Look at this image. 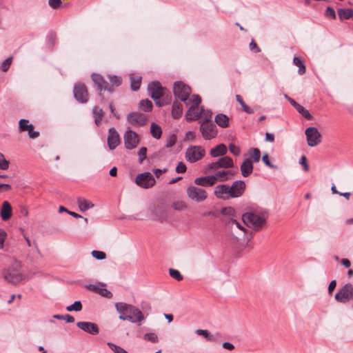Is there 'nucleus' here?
<instances>
[{
  "mask_svg": "<svg viewBox=\"0 0 353 353\" xmlns=\"http://www.w3.org/2000/svg\"><path fill=\"white\" fill-rule=\"evenodd\" d=\"M115 307L119 313V319L131 323L141 322L145 319L142 312L137 307L123 302L116 303Z\"/></svg>",
  "mask_w": 353,
  "mask_h": 353,
  "instance_id": "nucleus-1",
  "label": "nucleus"
},
{
  "mask_svg": "<svg viewBox=\"0 0 353 353\" xmlns=\"http://www.w3.org/2000/svg\"><path fill=\"white\" fill-rule=\"evenodd\" d=\"M267 219V214L261 212H246L242 216V221L248 227L254 230H259L265 225Z\"/></svg>",
  "mask_w": 353,
  "mask_h": 353,
  "instance_id": "nucleus-2",
  "label": "nucleus"
},
{
  "mask_svg": "<svg viewBox=\"0 0 353 353\" xmlns=\"http://www.w3.org/2000/svg\"><path fill=\"white\" fill-rule=\"evenodd\" d=\"M148 94L154 101L156 105L159 107H161L168 105V101L160 104V98L164 97L167 89L163 87L159 81H154L150 83L148 85Z\"/></svg>",
  "mask_w": 353,
  "mask_h": 353,
  "instance_id": "nucleus-3",
  "label": "nucleus"
},
{
  "mask_svg": "<svg viewBox=\"0 0 353 353\" xmlns=\"http://www.w3.org/2000/svg\"><path fill=\"white\" fill-rule=\"evenodd\" d=\"M223 222L225 223L227 230L236 239L245 236L246 230L243 223H241L232 218L223 219Z\"/></svg>",
  "mask_w": 353,
  "mask_h": 353,
  "instance_id": "nucleus-4",
  "label": "nucleus"
},
{
  "mask_svg": "<svg viewBox=\"0 0 353 353\" xmlns=\"http://www.w3.org/2000/svg\"><path fill=\"white\" fill-rule=\"evenodd\" d=\"M173 92L176 98L179 99L188 105V99L191 93L190 88L183 81H176L174 83Z\"/></svg>",
  "mask_w": 353,
  "mask_h": 353,
  "instance_id": "nucleus-5",
  "label": "nucleus"
},
{
  "mask_svg": "<svg viewBox=\"0 0 353 353\" xmlns=\"http://www.w3.org/2000/svg\"><path fill=\"white\" fill-rule=\"evenodd\" d=\"M234 166L233 160L228 156H224L218 159L216 162L208 164L205 168V172L216 171L219 168H231Z\"/></svg>",
  "mask_w": 353,
  "mask_h": 353,
  "instance_id": "nucleus-6",
  "label": "nucleus"
},
{
  "mask_svg": "<svg viewBox=\"0 0 353 353\" xmlns=\"http://www.w3.org/2000/svg\"><path fill=\"white\" fill-rule=\"evenodd\" d=\"M135 183L142 188L148 189L152 188L156 181L153 175L149 172L139 174L135 178Z\"/></svg>",
  "mask_w": 353,
  "mask_h": 353,
  "instance_id": "nucleus-7",
  "label": "nucleus"
},
{
  "mask_svg": "<svg viewBox=\"0 0 353 353\" xmlns=\"http://www.w3.org/2000/svg\"><path fill=\"white\" fill-rule=\"evenodd\" d=\"M353 297V285L351 283L344 285L335 294L336 301L346 303Z\"/></svg>",
  "mask_w": 353,
  "mask_h": 353,
  "instance_id": "nucleus-8",
  "label": "nucleus"
},
{
  "mask_svg": "<svg viewBox=\"0 0 353 353\" xmlns=\"http://www.w3.org/2000/svg\"><path fill=\"white\" fill-rule=\"evenodd\" d=\"M92 79L94 84L97 86L99 94L101 101H104L105 98L103 92L107 90L109 92H112L113 89L111 87H109L108 83L99 74H92Z\"/></svg>",
  "mask_w": 353,
  "mask_h": 353,
  "instance_id": "nucleus-9",
  "label": "nucleus"
},
{
  "mask_svg": "<svg viewBox=\"0 0 353 353\" xmlns=\"http://www.w3.org/2000/svg\"><path fill=\"white\" fill-rule=\"evenodd\" d=\"M73 93L75 99L81 103L88 101V92L85 84L81 83H75L73 88Z\"/></svg>",
  "mask_w": 353,
  "mask_h": 353,
  "instance_id": "nucleus-10",
  "label": "nucleus"
},
{
  "mask_svg": "<svg viewBox=\"0 0 353 353\" xmlns=\"http://www.w3.org/2000/svg\"><path fill=\"white\" fill-rule=\"evenodd\" d=\"M186 192L190 199L196 202H202L207 198L206 191L195 186L188 187Z\"/></svg>",
  "mask_w": 353,
  "mask_h": 353,
  "instance_id": "nucleus-11",
  "label": "nucleus"
},
{
  "mask_svg": "<svg viewBox=\"0 0 353 353\" xmlns=\"http://www.w3.org/2000/svg\"><path fill=\"white\" fill-rule=\"evenodd\" d=\"M200 131L205 140L212 139L217 134L216 126L212 122L200 123Z\"/></svg>",
  "mask_w": 353,
  "mask_h": 353,
  "instance_id": "nucleus-12",
  "label": "nucleus"
},
{
  "mask_svg": "<svg viewBox=\"0 0 353 353\" xmlns=\"http://www.w3.org/2000/svg\"><path fill=\"white\" fill-rule=\"evenodd\" d=\"M307 143L310 146H315L321 141V134L315 127H309L305 130Z\"/></svg>",
  "mask_w": 353,
  "mask_h": 353,
  "instance_id": "nucleus-13",
  "label": "nucleus"
},
{
  "mask_svg": "<svg viewBox=\"0 0 353 353\" xmlns=\"http://www.w3.org/2000/svg\"><path fill=\"white\" fill-rule=\"evenodd\" d=\"M3 276L7 281L13 284L19 283L23 279L22 274L17 270L12 268L5 270Z\"/></svg>",
  "mask_w": 353,
  "mask_h": 353,
  "instance_id": "nucleus-14",
  "label": "nucleus"
},
{
  "mask_svg": "<svg viewBox=\"0 0 353 353\" xmlns=\"http://www.w3.org/2000/svg\"><path fill=\"white\" fill-rule=\"evenodd\" d=\"M123 139L125 146L128 150L135 148L139 141L138 134L132 130H128L125 133Z\"/></svg>",
  "mask_w": 353,
  "mask_h": 353,
  "instance_id": "nucleus-15",
  "label": "nucleus"
},
{
  "mask_svg": "<svg viewBox=\"0 0 353 353\" xmlns=\"http://www.w3.org/2000/svg\"><path fill=\"white\" fill-rule=\"evenodd\" d=\"M128 122L132 125H144L147 122V117L140 112H131L127 115Z\"/></svg>",
  "mask_w": 353,
  "mask_h": 353,
  "instance_id": "nucleus-16",
  "label": "nucleus"
},
{
  "mask_svg": "<svg viewBox=\"0 0 353 353\" xmlns=\"http://www.w3.org/2000/svg\"><path fill=\"white\" fill-rule=\"evenodd\" d=\"M230 193L229 196L231 198H236L241 196L245 190V184L243 181H234L231 186L229 185Z\"/></svg>",
  "mask_w": 353,
  "mask_h": 353,
  "instance_id": "nucleus-17",
  "label": "nucleus"
},
{
  "mask_svg": "<svg viewBox=\"0 0 353 353\" xmlns=\"http://www.w3.org/2000/svg\"><path fill=\"white\" fill-rule=\"evenodd\" d=\"M77 326L90 334L97 335L99 333V326L92 322L79 321L77 323Z\"/></svg>",
  "mask_w": 353,
  "mask_h": 353,
  "instance_id": "nucleus-18",
  "label": "nucleus"
},
{
  "mask_svg": "<svg viewBox=\"0 0 353 353\" xmlns=\"http://www.w3.org/2000/svg\"><path fill=\"white\" fill-rule=\"evenodd\" d=\"M120 137L114 128H110L108 130V144L111 150L115 149L120 143Z\"/></svg>",
  "mask_w": 353,
  "mask_h": 353,
  "instance_id": "nucleus-19",
  "label": "nucleus"
},
{
  "mask_svg": "<svg viewBox=\"0 0 353 353\" xmlns=\"http://www.w3.org/2000/svg\"><path fill=\"white\" fill-rule=\"evenodd\" d=\"M202 113L201 107L190 105L185 115V119L188 121H196L201 118Z\"/></svg>",
  "mask_w": 353,
  "mask_h": 353,
  "instance_id": "nucleus-20",
  "label": "nucleus"
},
{
  "mask_svg": "<svg viewBox=\"0 0 353 353\" xmlns=\"http://www.w3.org/2000/svg\"><path fill=\"white\" fill-rule=\"evenodd\" d=\"M214 194L217 198L227 200L231 198L229 185L227 184L219 185L215 188Z\"/></svg>",
  "mask_w": 353,
  "mask_h": 353,
  "instance_id": "nucleus-21",
  "label": "nucleus"
},
{
  "mask_svg": "<svg viewBox=\"0 0 353 353\" xmlns=\"http://www.w3.org/2000/svg\"><path fill=\"white\" fill-rule=\"evenodd\" d=\"M216 182V176L210 175L196 178L194 180L195 184L200 186H212Z\"/></svg>",
  "mask_w": 353,
  "mask_h": 353,
  "instance_id": "nucleus-22",
  "label": "nucleus"
},
{
  "mask_svg": "<svg viewBox=\"0 0 353 353\" xmlns=\"http://www.w3.org/2000/svg\"><path fill=\"white\" fill-rule=\"evenodd\" d=\"M12 208L11 205L8 201H4L2 203L1 209V217L3 221H8L12 216Z\"/></svg>",
  "mask_w": 353,
  "mask_h": 353,
  "instance_id": "nucleus-23",
  "label": "nucleus"
},
{
  "mask_svg": "<svg viewBox=\"0 0 353 353\" xmlns=\"http://www.w3.org/2000/svg\"><path fill=\"white\" fill-rule=\"evenodd\" d=\"M253 171V163L250 159H245L241 165V174L244 177L250 176Z\"/></svg>",
  "mask_w": 353,
  "mask_h": 353,
  "instance_id": "nucleus-24",
  "label": "nucleus"
},
{
  "mask_svg": "<svg viewBox=\"0 0 353 353\" xmlns=\"http://www.w3.org/2000/svg\"><path fill=\"white\" fill-rule=\"evenodd\" d=\"M214 121L221 128H225L229 126V118L225 114H217L215 116Z\"/></svg>",
  "mask_w": 353,
  "mask_h": 353,
  "instance_id": "nucleus-25",
  "label": "nucleus"
},
{
  "mask_svg": "<svg viewBox=\"0 0 353 353\" xmlns=\"http://www.w3.org/2000/svg\"><path fill=\"white\" fill-rule=\"evenodd\" d=\"M183 114V107L181 103L174 101L172 107V117L174 119L181 117Z\"/></svg>",
  "mask_w": 353,
  "mask_h": 353,
  "instance_id": "nucleus-26",
  "label": "nucleus"
},
{
  "mask_svg": "<svg viewBox=\"0 0 353 353\" xmlns=\"http://www.w3.org/2000/svg\"><path fill=\"white\" fill-rule=\"evenodd\" d=\"M77 204L81 212L86 211L94 207V204L91 201L82 197H79L77 199Z\"/></svg>",
  "mask_w": 353,
  "mask_h": 353,
  "instance_id": "nucleus-27",
  "label": "nucleus"
},
{
  "mask_svg": "<svg viewBox=\"0 0 353 353\" xmlns=\"http://www.w3.org/2000/svg\"><path fill=\"white\" fill-rule=\"evenodd\" d=\"M339 17L341 20L349 19L353 17V10L351 8H339L337 10Z\"/></svg>",
  "mask_w": 353,
  "mask_h": 353,
  "instance_id": "nucleus-28",
  "label": "nucleus"
},
{
  "mask_svg": "<svg viewBox=\"0 0 353 353\" xmlns=\"http://www.w3.org/2000/svg\"><path fill=\"white\" fill-rule=\"evenodd\" d=\"M228 151L227 146L223 143H220L211 148L210 154H225Z\"/></svg>",
  "mask_w": 353,
  "mask_h": 353,
  "instance_id": "nucleus-29",
  "label": "nucleus"
},
{
  "mask_svg": "<svg viewBox=\"0 0 353 353\" xmlns=\"http://www.w3.org/2000/svg\"><path fill=\"white\" fill-rule=\"evenodd\" d=\"M150 132L154 138L159 139L161 137L162 130L160 125L155 123H152L150 125Z\"/></svg>",
  "mask_w": 353,
  "mask_h": 353,
  "instance_id": "nucleus-30",
  "label": "nucleus"
},
{
  "mask_svg": "<svg viewBox=\"0 0 353 353\" xmlns=\"http://www.w3.org/2000/svg\"><path fill=\"white\" fill-rule=\"evenodd\" d=\"M130 87L131 89L134 91H137L139 89L141 83V77L137 76L134 77V75H130Z\"/></svg>",
  "mask_w": 353,
  "mask_h": 353,
  "instance_id": "nucleus-31",
  "label": "nucleus"
},
{
  "mask_svg": "<svg viewBox=\"0 0 353 353\" xmlns=\"http://www.w3.org/2000/svg\"><path fill=\"white\" fill-rule=\"evenodd\" d=\"M201 117L202 119L199 121V123L212 122V112L210 110H205L203 107H201Z\"/></svg>",
  "mask_w": 353,
  "mask_h": 353,
  "instance_id": "nucleus-32",
  "label": "nucleus"
},
{
  "mask_svg": "<svg viewBox=\"0 0 353 353\" xmlns=\"http://www.w3.org/2000/svg\"><path fill=\"white\" fill-rule=\"evenodd\" d=\"M232 175L230 171H217L214 176H216V181L219 179L220 181H224L229 179Z\"/></svg>",
  "mask_w": 353,
  "mask_h": 353,
  "instance_id": "nucleus-33",
  "label": "nucleus"
},
{
  "mask_svg": "<svg viewBox=\"0 0 353 353\" xmlns=\"http://www.w3.org/2000/svg\"><path fill=\"white\" fill-rule=\"evenodd\" d=\"M139 108L144 112H150L152 109V103L149 99L141 100L139 102Z\"/></svg>",
  "mask_w": 353,
  "mask_h": 353,
  "instance_id": "nucleus-34",
  "label": "nucleus"
},
{
  "mask_svg": "<svg viewBox=\"0 0 353 353\" xmlns=\"http://www.w3.org/2000/svg\"><path fill=\"white\" fill-rule=\"evenodd\" d=\"M296 110L301 114L304 118H305L307 120H311L312 119V116L309 112L307 110H306L303 105L301 104H298L296 107L294 108Z\"/></svg>",
  "mask_w": 353,
  "mask_h": 353,
  "instance_id": "nucleus-35",
  "label": "nucleus"
},
{
  "mask_svg": "<svg viewBox=\"0 0 353 353\" xmlns=\"http://www.w3.org/2000/svg\"><path fill=\"white\" fill-rule=\"evenodd\" d=\"M293 63L299 67L298 73L301 75L305 73L306 69L305 65L303 63L302 60L299 57H295L293 59Z\"/></svg>",
  "mask_w": 353,
  "mask_h": 353,
  "instance_id": "nucleus-36",
  "label": "nucleus"
},
{
  "mask_svg": "<svg viewBox=\"0 0 353 353\" xmlns=\"http://www.w3.org/2000/svg\"><path fill=\"white\" fill-rule=\"evenodd\" d=\"M205 150L201 146H194L188 148L185 154H205Z\"/></svg>",
  "mask_w": 353,
  "mask_h": 353,
  "instance_id": "nucleus-37",
  "label": "nucleus"
},
{
  "mask_svg": "<svg viewBox=\"0 0 353 353\" xmlns=\"http://www.w3.org/2000/svg\"><path fill=\"white\" fill-rule=\"evenodd\" d=\"M19 128L21 131H26L27 130H31V128H34V125L31 123H29L28 120L22 119L19 122Z\"/></svg>",
  "mask_w": 353,
  "mask_h": 353,
  "instance_id": "nucleus-38",
  "label": "nucleus"
},
{
  "mask_svg": "<svg viewBox=\"0 0 353 353\" xmlns=\"http://www.w3.org/2000/svg\"><path fill=\"white\" fill-rule=\"evenodd\" d=\"M156 219L163 221L166 217L165 210L163 207H157L155 209Z\"/></svg>",
  "mask_w": 353,
  "mask_h": 353,
  "instance_id": "nucleus-39",
  "label": "nucleus"
},
{
  "mask_svg": "<svg viewBox=\"0 0 353 353\" xmlns=\"http://www.w3.org/2000/svg\"><path fill=\"white\" fill-rule=\"evenodd\" d=\"M236 99L239 103V104L242 106L243 110L248 114H252L254 111L245 104L243 101L242 97L239 94L236 95Z\"/></svg>",
  "mask_w": 353,
  "mask_h": 353,
  "instance_id": "nucleus-40",
  "label": "nucleus"
},
{
  "mask_svg": "<svg viewBox=\"0 0 353 353\" xmlns=\"http://www.w3.org/2000/svg\"><path fill=\"white\" fill-rule=\"evenodd\" d=\"M195 333L197 335L203 336L207 341H212L214 340V336L207 330H196Z\"/></svg>",
  "mask_w": 353,
  "mask_h": 353,
  "instance_id": "nucleus-41",
  "label": "nucleus"
},
{
  "mask_svg": "<svg viewBox=\"0 0 353 353\" xmlns=\"http://www.w3.org/2000/svg\"><path fill=\"white\" fill-rule=\"evenodd\" d=\"M172 208L177 211H183L188 208V205L183 201H176L172 203Z\"/></svg>",
  "mask_w": 353,
  "mask_h": 353,
  "instance_id": "nucleus-42",
  "label": "nucleus"
},
{
  "mask_svg": "<svg viewBox=\"0 0 353 353\" xmlns=\"http://www.w3.org/2000/svg\"><path fill=\"white\" fill-rule=\"evenodd\" d=\"M66 310L68 312H72V311L79 312V311H81L82 310V304H81V301H76L74 302L73 304L68 306L66 307Z\"/></svg>",
  "mask_w": 353,
  "mask_h": 353,
  "instance_id": "nucleus-43",
  "label": "nucleus"
},
{
  "mask_svg": "<svg viewBox=\"0 0 353 353\" xmlns=\"http://www.w3.org/2000/svg\"><path fill=\"white\" fill-rule=\"evenodd\" d=\"M108 79L110 81V83L112 86L118 87L122 83V79L121 77H118L116 75H108Z\"/></svg>",
  "mask_w": 353,
  "mask_h": 353,
  "instance_id": "nucleus-44",
  "label": "nucleus"
},
{
  "mask_svg": "<svg viewBox=\"0 0 353 353\" xmlns=\"http://www.w3.org/2000/svg\"><path fill=\"white\" fill-rule=\"evenodd\" d=\"M53 318L56 319H59V320H65L68 323L74 322V318L72 316L68 314H65V315L54 314L53 316Z\"/></svg>",
  "mask_w": 353,
  "mask_h": 353,
  "instance_id": "nucleus-45",
  "label": "nucleus"
},
{
  "mask_svg": "<svg viewBox=\"0 0 353 353\" xmlns=\"http://www.w3.org/2000/svg\"><path fill=\"white\" fill-rule=\"evenodd\" d=\"M143 339L154 343L159 342L158 336L153 332L146 333L145 334H144Z\"/></svg>",
  "mask_w": 353,
  "mask_h": 353,
  "instance_id": "nucleus-46",
  "label": "nucleus"
},
{
  "mask_svg": "<svg viewBox=\"0 0 353 353\" xmlns=\"http://www.w3.org/2000/svg\"><path fill=\"white\" fill-rule=\"evenodd\" d=\"M169 274L172 278L174 279L175 280H176L178 281L183 280V276L181 275L180 272L177 270L170 268L169 270Z\"/></svg>",
  "mask_w": 353,
  "mask_h": 353,
  "instance_id": "nucleus-47",
  "label": "nucleus"
},
{
  "mask_svg": "<svg viewBox=\"0 0 353 353\" xmlns=\"http://www.w3.org/2000/svg\"><path fill=\"white\" fill-rule=\"evenodd\" d=\"M201 97L196 94L192 95L191 98L188 99V105L192 103V105H195L196 107H199V105L201 103Z\"/></svg>",
  "mask_w": 353,
  "mask_h": 353,
  "instance_id": "nucleus-48",
  "label": "nucleus"
},
{
  "mask_svg": "<svg viewBox=\"0 0 353 353\" xmlns=\"http://www.w3.org/2000/svg\"><path fill=\"white\" fill-rule=\"evenodd\" d=\"M12 57H10L7 58L6 59H5L1 65V70L3 72H7L8 70L10 65L12 64Z\"/></svg>",
  "mask_w": 353,
  "mask_h": 353,
  "instance_id": "nucleus-49",
  "label": "nucleus"
},
{
  "mask_svg": "<svg viewBox=\"0 0 353 353\" xmlns=\"http://www.w3.org/2000/svg\"><path fill=\"white\" fill-rule=\"evenodd\" d=\"M108 345L114 353H128L126 350L120 346H118L114 343H108Z\"/></svg>",
  "mask_w": 353,
  "mask_h": 353,
  "instance_id": "nucleus-50",
  "label": "nucleus"
},
{
  "mask_svg": "<svg viewBox=\"0 0 353 353\" xmlns=\"http://www.w3.org/2000/svg\"><path fill=\"white\" fill-rule=\"evenodd\" d=\"M91 254L94 258L98 260H103L106 258L105 253L102 251L93 250Z\"/></svg>",
  "mask_w": 353,
  "mask_h": 353,
  "instance_id": "nucleus-51",
  "label": "nucleus"
},
{
  "mask_svg": "<svg viewBox=\"0 0 353 353\" xmlns=\"http://www.w3.org/2000/svg\"><path fill=\"white\" fill-rule=\"evenodd\" d=\"M325 16L330 19H335L336 17L334 10L330 6H328L326 8L325 12Z\"/></svg>",
  "mask_w": 353,
  "mask_h": 353,
  "instance_id": "nucleus-52",
  "label": "nucleus"
},
{
  "mask_svg": "<svg viewBox=\"0 0 353 353\" xmlns=\"http://www.w3.org/2000/svg\"><path fill=\"white\" fill-rule=\"evenodd\" d=\"M10 161L5 159V156H0V169L6 170L8 169Z\"/></svg>",
  "mask_w": 353,
  "mask_h": 353,
  "instance_id": "nucleus-53",
  "label": "nucleus"
},
{
  "mask_svg": "<svg viewBox=\"0 0 353 353\" xmlns=\"http://www.w3.org/2000/svg\"><path fill=\"white\" fill-rule=\"evenodd\" d=\"M176 141V137L175 134L170 135L166 140L165 147L171 148L172 147Z\"/></svg>",
  "mask_w": 353,
  "mask_h": 353,
  "instance_id": "nucleus-54",
  "label": "nucleus"
},
{
  "mask_svg": "<svg viewBox=\"0 0 353 353\" xmlns=\"http://www.w3.org/2000/svg\"><path fill=\"white\" fill-rule=\"evenodd\" d=\"M92 114L94 117L103 118L104 116V112L101 108H99L98 107L94 106L92 109Z\"/></svg>",
  "mask_w": 353,
  "mask_h": 353,
  "instance_id": "nucleus-55",
  "label": "nucleus"
},
{
  "mask_svg": "<svg viewBox=\"0 0 353 353\" xmlns=\"http://www.w3.org/2000/svg\"><path fill=\"white\" fill-rule=\"evenodd\" d=\"M300 165L303 166V169L304 171L307 172L309 170V165L307 161V159L305 156H301V159L299 161Z\"/></svg>",
  "mask_w": 353,
  "mask_h": 353,
  "instance_id": "nucleus-56",
  "label": "nucleus"
},
{
  "mask_svg": "<svg viewBox=\"0 0 353 353\" xmlns=\"http://www.w3.org/2000/svg\"><path fill=\"white\" fill-rule=\"evenodd\" d=\"M229 150L232 154H239L241 152V149L238 145H236L234 143L229 144Z\"/></svg>",
  "mask_w": 353,
  "mask_h": 353,
  "instance_id": "nucleus-57",
  "label": "nucleus"
},
{
  "mask_svg": "<svg viewBox=\"0 0 353 353\" xmlns=\"http://www.w3.org/2000/svg\"><path fill=\"white\" fill-rule=\"evenodd\" d=\"M167 101H168V104L170 103V102L172 101V95L168 90H167V92H165V94L164 95V97H161V98H160L159 103L161 104V103H163Z\"/></svg>",
  "mask_w": 353,
  "mask_h": 353,
  "instance_id": "nucleus-58",
  "label": "nucleus"
},
{
  "mask_svg": "<svg viewBox=\"0 0 353 353\" xmlns=\"http://www.w3.org/2000/svg\"><path fill=\"white\" fill-rule=\"evenodd\" d=\"M98 294L106 298H111L112 296V293L105 288H101Z\"/></svg>",
  "mask_w": 353,
  "mask_h": 353,
  "instance_id": "nucleus-59",
  "label": "nucleus"
},
{
  "mask_svg": "<svg viewBox=\"0 0 353 353\" xmlns=\"http://www.w3.org/2000/svg\"><path fill=\"white\" fill-rule=\"evenodd\" d=\"M186 165L182 161L179 162L176 167V172L177 173H184L186 171Z\"/></svg>",
  "mask_w": 353,
  "mask_h": 353,
  "instance_id": "nucleus-60",
  "label": "nucleus"
},
{
  "mask_svg": "<svg viewBox=\"0 0 353 353\" xmlns=\"http://www.w3.org/2000/svg\"><path fill=\"white\" fill-rule=\"evenodd\" d=\"M249 48L251 51L254 52H261L260 48L257 46V44L256 43V42L254 41V39L251 40V42L250 43V45H249Z\"/></svg>",
  "mask_w": 353,
  "mask_h": 353,
  "instance_id": "nucleus-61",
  "label": "nucleus"
},
{
  "mask_svg": "<svg viewBox=\"0 0 353 353\" xmlns=\"http://www.w3.org/2000/svg\"><path fill=\"white\" fill-rule=\"evenodd\" d=\"M6 236V232L4 230L0 229V249L3 248Z\"/></svg>",
  "mask_w": 353,
  "mask_h": 353,
  "instance_id": "nucleus-62",
  "label": "nucleus"
},
{
  "mask_svg": "<svg viewBox=\"0 0 353 353\" xmlns=\"http://www.w3.org/2000/svg\"><path fill=\"white\" fill-rule=\"evenodd\" d=\"M49 6L53 9H57L60 7L61 4V0H49L48 1Z\"/></svg>",
  "mask_w": 353,
  "mask_h": 353,
  "instance_id": "nucleus-63",
  "label": "nucleus"
},
{
  "mask_svg": "<svg viewBox=\"0 0 353 353\" xmlns=\"http://www.w3.org/2000/svg\"><path fill=\"white\" fill-rule=\"evenodd\" d=\"M221 213L224 215L232 216L234 214V209L231 207L224 208L221 210Z\"/></svg>",
  "mask_w": 353,
  "mask_h": 353,
  "instance_id": "nucleus-64",
  "label": "nucleus"
}]
</instances>
